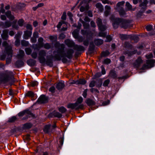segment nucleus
Returning <instances> with one entry per match:
<instances>
[{
	"mask_svg": "<svg viewBox=\"0 0 155 155\" xmlns=\"http://www.w3.org/2000/svg\"><path fill=\"white\" fill-rule=\"evenodd\" d=\"M75 104L76 110L80 109H82L84 107V105L83 104H80L76 102L75 103Z\"/></svg>",
	"mask_w": 155,
	"mask_h": 155,
	"instance_id": "nucleus-26",
	"label": "nucleus"
},
{
	"mask_svg": "<svg viewBox=\"0 0 155 155\" xmlns=\"http://www.w3.org/2000/svg\"><path fill=\"white\" fill-rule=\"evenodd\" d=\"M20 37L19 35L16 38L17 39L15 41V45L18 46L20 45V41L18 39V38Z\"/></svg>",
	"mask_w": 155,
	"mask_h": 155,
	"instance_id": "nucleus-49",
	"label": "nucleus"
},
{
	"mask_svg": "<svg viewBox=\"0 0 155 155\" xmlns=\"http://www.w3.org/2000/svg\"><path fill=\"white\" fill-rule=\"evenodd\" d=\"M126 7H127L128 10H132L134 11L135 10V8H132V6L129 2H127L126 4Z\"/></svg>",
	"mask_w": 155,
	"mask_h": 155,
	"instance_id": "nucleus-27",
	"label": "nucleus"
},
{
	"mask_svg": "<svg viewBox=\"0 0 155 155\" xmlns=\"http://www.w3.org/2000/svg\"><path fill=\"white\" fill-rule=\"evenodd\" d=\"M92 0H89L87 1L86 0H81L80 2V5L81 7L80 11L81 12H83L86 10H87L89 8L88 3Z\"/></svg>",
	"mask_w": 155,
	"mask_h": 155,
	"instance_id": "nucleus-6",
	"label": "nucleus"
},
{
	"mask_svg": "<svg viewBox=\"0 0 155 155\" xmlns=\"http://www.w3.org/2000/svg\"><path fill=\"white\" fill-rule=\"evenodd\" d=\"M8 30L5 29L3 31V33L1 35V36L3 39L6 40L8 38Z\"/></svg>",
	"mask_w": 155,
	"mask_h": 155,
	"instance_id": "nucleus-17",
	"label": "nucleus"
},
{
	"mask_svg": "<svg viewBox=\"0 0 155 155\" xmlns=\"http://www.w3.org/2000/svg\"><path fill=\"white\" fill-rule=\"evenodd\" d=\"M105 11L104 12V15L105 16H107L110 14L111 8L110 6L106 5L105 6Z\"/></svg>",
	"mask_w": 155,
	"mask_h": 155,
	"instance_id": "nucleus-19",
	"label": "nucleus"
},
{
	"mask_svg": "<svg viewBox=\"0 0 155 155\" xmlns=\"http://www.w3.org/2000/svg\"><path fill=\"white\" fill-rule=\"evenodd\" d=\"M64 21H61L59 22L58 24L57 25V27L58 28H61L62 25L64 23Z\"/></svg>",
	"mask_w": 155,
	"mask_h": 155,
	"instance_id": "nucleus-54",
	"label": "nucleus"
},
{
	"mask_svg": "<svg viewBox=\"0 0 155 155\" xmlns=\"http://www.w3.org/2000/svg\"><path fill=\"white\" fill-rule=\"evenodd\" d=\"M24 52L23 51L20 50L19 51V53L18 54V56L19 58H22L24 55Z\"/></svg>",
	"mask_w": 155,
	"mask_h": 155,
	"instance_id": "nucleus-40",
	"label": "nucleus"
},
{
	"mask_svg": "<svg viewBox=\"0 0 155 155\" xmlns=\"http://www.w3.org/2000/svg\"><path fill=\"white\" fill-rule=\"evenodd\" d=\"M12 24L9 21H6L4 24L2 25V27L4 28H7L11 26Z\"/></svg>",
	"mask_w": 155,
	"mask_h": 155,
	"instance_id": "nucleus-31",
	"label": "nucleus"
},
{
	"mask_svg": "<svg viewBox=\"0 0 155 155\" xmlns=\"http://www.w3.org/2000/svg\"><path fill=\"white\" fill-rule=\"evenodd\" d=\"M101 73L102 74H104L106 73V71L104 66L102 65L101 67Z\"/></svg>",
	"mask_w": 155,
	"mask_h": 155,
	"instance_id": "nucleus-56",
	"label": "nucleus"
},
{
	"mask_svg": "<svg viewBox=\"0 0 155 155\" xmlns=\"http://www.w3.org/2000/svg\"><path fill=\"white\" fill-rule=\"evenodd\" d=\"M48 101V98L44 95H41L38 98L37 101L40 103H44L47 102Z\"/></svg>",
	"mask_w": 155,
	"mask_h": 155,
	"instance_id": "nucleus-12",
	"label": "nucleus"
},
{
	"mask_svg": "<svg viewBox=\"0 0 155 155\" xmlns=\"http://www.w3.org/2000/svg\"><path fill=\"white\" fill-rule=\"evenodd\" d=\"M6 15L7 17L11 20H12L14 18V17L11 14V12L8 11L6 13Z\"/></svg>",
	"mask_w": 155,
	"mask_h": 155,
	"instance_id": "nucleus-28",
	"label": "nucleus"
},
{
	"mask_svg": "<svg viewBox=\"0 0 155 155\" xmlns=\"http://www.w3.org/2000/svg\"><path fill=\"white\" fill-rule=\"evenodd\" d=\"M23 21L21 19L19 20L18 22V24L20 26H22L23 25Z\"/></svg>",
	"mask_w": 155,
	"mask_h": 155,
	"instance_id": "nucleus-63",
	"label": "nucleus"
},
{
	"mask_svg": "<svg viewBox=\"0 0 155 155\" xmlns=\"http://www.w3.org/2000/svg\"><path fill=\"white\" fill-rule=\"evenodd\" d=\"M17 65L18 66H21L23 65L24 63L22 61H18L16 62Z\"/></svg>",
	"mask_w": 155,
	"mask_h": 155,
	"instance_id": "nucleus-46",
	"label": "nucleus"
},
{
	"mask_svg": "<svg viewBox=\"0 0 155 155\" xmlns=\"http://www.w3.org/2000/svg\"><path fill=\"white\" fill-rule=\"evenodd\" d=\"M73 37L75 38H78V31L77 30H75L72 32Z\"/></svg>",
	"mask_w": 155,
	"mask_h": 155,
	"instance_id": "nucleus-32",
	"label": "nucleus"
},
{
	"mask_svg": "<svg viewBox=\"0 0 155 155\" xmlns=\"http://www.w3.org/2000/svg\"><path fill=\"white\" fill-rule=\"evenodd\" d=\"M74 51L73 49H70L68 50L66 56L69 58H71Z\"/></svg>",
	"mask_w": 155,
	"mask_h": 155,
	"instance_id": "nucleus-18",
	"label": "nucleus"
},
{
	"mask_svg": "<svg viewBox=\"0 0 155 155\" xmlns=\"http://www.w3.org/2000/svg\"><path fill=\"white\" fill-rule=\"evenodd\" d=\"M110 62V60L108 58H106L104 60V63L106 64H108Z\"/></svg>",
	"mask_w": 155,
	"mask_h": 155,
	"instance_id": "nucleus-51",
	"label": "nucleus"
},
{
	"mask_svg": "<svg viewBox=\"0 0 155 155\" xmlns=\"http://www.w3.org/2000/svg\"><path fill=\"white\" fill-rule=\"evenodd\" d=\"M96 7L99 9L101 12H102L103 9V8L102 5L101 3H97L96 4Z\"/></svg>",
	"mask_w": 155,
	"mask_h": 155,
	"instance_id": "nucleus-33",
	"label": "nucleus"
},
{
	"mask_svg": "<svg viewBox=\"0 0 155 155\" xmlns=\"http://www.w3.org/2000/svg\"><path fill=\"white\" fill-rule=\"evenodd\" d=\"M124 3L125 2L124 1H122L121 2H118L116 6H114V9L117 12L121 9H122L124 8L123 7Z\"/></svg>",
	"mask_w": 155,
	"mask_h": 155,
	"instance_id": "nucleus-9",
	"label": "nucleus"
},
{
	"mask_svg": "<svg viewBox=\"0 0 155 155\" xmlns=\"http://www.w3.org/2000/svg\"><path fill=\"white\" fill-rule=\"evenodd\" d=\"M97 23L99 27V29L101 31H104L106 29L107 27L105 25H102V20L101 19L98 18L97 20Z\"/></svg>",
	"mask_w": 155,
	"mask_h": 155,
	"instance_id": "nucleus-8",
	"label": "nucleus"
},
{
	"mask_svg": "<svg viewBox=\"0 0 155 155\" xmlns=\"http://www.w3.org/2000/svg\"><path fill=\"white\" fill-rule=\"evenodd\" d=\"M58 110L60 112L62 113H65L66 111V109L64 107H61L59 108Z\"/></svg>",
	"mask_w": 155,
	"mask_h": 155,
	"instance_id": "nucleus-41",
	"label": "nucleus"
},
{
	"mask_svg": "<svg viewBox=\"0 0 155 155\" xmlns=\"http://www.w3.org/2000/svg\"><path fill=\"white\" fill-rule=\"evenodd\" d=\"M109 75L110 76L114 78H116L117 77V75L114 71L113 70L110 71L109 73Z\"/></svg>",
	"mask_w": 155,
	"mask_h": 155,
	"instance_id": "nucleus-34",
	"label": "nucleus"
},
{
	"mask_svg": "<svg viewBox=\"0 0 155 155\" xmlns=\"http://www.w3.org/2000/svg\"><path fill=\"white\" fill-rule=\"evenodd\" d=\"M95 84V81H92L89 84V87H92L94 86Z\"/></svg>",
	"mask_w": 155,
	"mask_h": 155,
	"instance_id": "nucleus-53",
	"label": "nucleus"
},
{
	"mask_svg": "<svg viewBox=\"0 0 155 155\" xmlns=\"http://www.w3.org/2000/svg\"><path fill=\"white\" fill-rule=\"evenodd\" d=\"M44 132L46 133L51 134L53 132L51 126L50 125H46L44 130Z\"/></svg>",
	"mask_w": 155,
	"mask_h": 155,
	"instance_id": "nucleus-13",
	"label": "nucleus"
},
{
	"mask_svg": "<svg viewBox=\"0 0 155 155\" xmlns=\"http://www.w3.org/2000/svg\"><path fill=\"white\" fill-rule=\"evenodd\" d=\"M68 15L69 17L70 20L71 21H73V18H72V17L73 16V15L70 12H68Z\"/></svg>",
	"mask_w": 155,
	"mask_h": 155,
	"instance_id": "nucleus-55",
	"label": "nucleus"
},
{
	"mask_svg": "<svg viewBox=\"0 0 155 155\" xmlns=\"http://www.w3.org/2000/svg\"><path fill=\"white\" fill-rule=\"evenodd\" d=\"M25 51L26 53L28 55L30 54L31 51V49L28 48H26L25 49Z\"/></svg>",
	"mask_w": 155,
	"mask_h": 155,
	"instance_id": "nucleus-50",
	"label": "nucleus"
},
{
	"mask_svg": "<svg viewBox=\"0 0 155 155\" xmlns=\"http://www.w3.org/2000/svg\"><path fill=\"white\" fill-rule=\"evenodd\" d=\"M110 20L113 22V25L114 28H117L119 25L121 27L127 28L128 26V23L126 20L119 18H115L113 15H112L110 18Z\"/></svg>",
	"mask_w": 155,
	"mask_h": 155,
	"instance_id": "nucleus-1",
	"label": "nucleus"
},
{
	"mask_svg": "<svg viewBox=\"0 0 155 155\" xmlns=\"http://www.w3.org/2000/svg\"><path fill=\"white\" fill-rule=\"evenodd\" d=\"M64 86V84L63 82H59L58 83L56 86L58 90L63 89Z\"/></svg>",
	"mask_w": 155,
	"mask_h": 155,
	"instance_id": "nucleus-20",
	"label": "nucleus"
},
{
	"mask_svg": "<svg viewBox=\"0 0 155 155\" xmlns=\"http://www.w3.org/2000/svg\"><path fill=\"white\" fill-rule=\"evenodd\" d=\"M74 48L78 51H84V48L83 46L81 45H75Z\"/></svg>",
	"mask_w": 155,
	"mask_h": 155,
	"instance_id": "nucleus-21",
	"label": "nucleus"
},
{
	"mask_svg": "<svg viewBox=\"0 0 155 155\" xmlns=\"http://www.w3.org/2000/svg\"><path fill=\"white\" fill-rule=\"evenodd\" d=\"M87 89H86L83 92V96L85 98H86L87 97Z\"/></svg>",
	"mask_w": 155,
	"mask_h": 155,
	"instance_id": "nucleus-61",
	"label": "nucleus"
},
{
	"mask_svg": "<svg viewBox=\"0 0 155 155\" xmlns=\"http://www.w3.org/2000/svg\"><path fill=\"white\" fill-rule=\"evenodd\" d=\"M153 57V55L151 53L147 54L146 55V57L148 59L146 63L144 64L141 68V69L144 70L153 67L154 64L155 62L154 60L149 59Z\"/></svg>",
	"mask_w": 155,
	"mask_h": 155,
	"instance_id": "nucleus-3",
	"label": "nucleus"
},
{
	"mask_svg": "<svg viewBox=\"0 0 155 155\" xmlns=\"http://www.w3.org/2000/svg\"><path fill=\"white\" fill-rule=\"evenodd\" d=\"M29 43L28 41L23 40L21 41V44L22 46H28Z\"/></svg>",
	"mask_w": 155,
	"mask_h": 155,
	"instance_id": "nucleus-43",
	"label": "nucleus"
},
{
	"mask_svg": "<svg viewBox=\"0 0 155 155\" xmlns=\"http://www.w3.org/2000/svg\"><path fill=\"white\" fill-rule=\"evenodd\" d=\"M24 115H27L29 117L33 116V114L29 110H25L18 114V115L20 117H22Z\"/></svg>",
	"mask_w": 155,
	"mask_h": 155,
	"instance_id": "nucleus-10",
	"label": "nucleus"
},
{
	"mask_svg": "<svg viewBox=\"0 0 155 155\" xmlns=\"http://www.w3.org/2000/svg\"><path fill=\"white\" fill-rule=\"evenodd\" d=\"M79 21L81 23L83 24V25L84 28L87 29L89 27V25L88 23L84 22L81 19H80Z\"/></svg>",
	"mask_w": 155,
	"mask_h": 155,
	"instance_id": "nucleus-30",
	"label": "nucleus"
},
{
	"mask_svg": "<svg viewBox=\"0 0 155 155\" xmlns=\"http://www.w3.org/2000/svg\"><path fill=\"white\" fill-rule=\"evenodd\" d=\"M31 57L34 58L35 59L37 57V53L36 52H33L31 54Z\"/></svg>",
	"mask_w": 155,
	"mask_h": 155,
	"instance_id": "nucleus-48",
	"label": "nucleus"
},
{
	"mask_svg": "<svg viewBox=\"0 0 155 155\" xmlns=\"http://www.w3.org/2000/svg\"><path fill=\"white\" fill-rule=\"evenodd\" d=\"M103 41L101 39H97L94 41V43L97 45H101L103 43Z\"/></svg>",
	"mask_w": 155,
	"mask_h": 155,
	"instance_id": "nucleus-29",
	"label": "nucleus"
},
{
	"mask_svg": "<svg viewBox=\"0 0 155 155\" xmlns=\"http://www.w3.org/2000/svg\"><path fill=\"white\" fill-rule=\"evenodd\" d=\"M152 28V25H147L146 27V28L148 31H150Z\"/></svg>",
	"mask_w": 155,
	"mask_h": 155,
	"instance_id": "nucleus-57",
	"label": "nucleus"
},
{
	"mask_svg": "<svg viewBox=\"0 0 155 155\" xmlns=\"http://www.w3.org/2000/svg\"><path fill=\"white\" fill-rule=\"evenodd\" d=\"M120 37L122 40H124L130 38V35H120Z\"/></svg>",
	"mask_w": 155,
	"mask_h": 155,
	"instance_id": "nucleus-25",
	"label": "nucleus"
},
{
	"mask_svg": "<svg viewBox=\"0 0 155 155\" xmlns=\"http://www.w3.org/2000/svg\"><path fill=\"white\" fill-rule=\"evenodd\" d=\"M2 45L5 48L6 52L8 54V56L7 58L6 61H10L11 60L12 57V47L10 45H8L6 41H4Z\"/></svg>",
	"mask_w": 155,
	"mask_h": 155,
	"instance_id": "nucleus-5",
	"label": "nucleus"
},
{
	"mask_svg": "<svg viewBox=\"0 0 155 155\" xmlns=\"http://www.w3.org/2000/svg\"><path fill=\"white\" fill-rule=\"evenodd\" d=\"M110 81L109 79H107L104 81L103 84V85L104 86H107L109 83Z\"/></svg>",
	"mask_w": 155,
	"mask_h": 155,
	"instance_id": "nucleus-47",
	"label": "nucleus"
},
{
	"mask_svg": "<svg viewBox=\"0 0 155 155\" xmlns=\"http://www.w3.org/2000/svg\"><path fill=\"white\" fill-rule=\"evenodd\" d=\"M118 12L121 16H123L126 14V12L124 8L118 11Z\"/></svg>",
	"mask_w": 155,
	"mask_h": 155,
	"instance_id": "nucleus-35",
	"label": "nucleus"
},
{
	"mask_svg": "<svg viewBox=\"0 0 155 155\" xmlns=\"http://www.w3.org/2000/svg\"><path fill=\"white\" fill-rule=\"evenodd\" d=\"M38 84V82L37 81H33L31 82V85L32 87L37 86Z\"/></svg>",
	"mask_w": 155,
	"mask_h": 155,
	"instance_id": "nucleus-59",
	"label": "nucleus"
},
{
	"mask_svg": "<svg viewBox=\"0 0 155 155\" xmlns=\"http://www.w3.org/2000/svg\"><path fill=\"white\" fill-rule=\"evenodd\" d=\"M53 114L54 117L58 118H60L62 116V114L57 112H54Z\"/></svg>",
	"mask_w": 155,
	"mask_h": 155,
	"instance_id": "nucleus-37",
	"label": "nucleus"
},
{
	"mask_svg": "<svg viewBox=\"0 0 155 155\" xmlns=\"http://www.w3.org/2000/svg\"><path fill=\"white\" fill-rule=\"evenodd\" d=\"M26 96L32 97L34 96L33 92L31 91H28L25 95Z\"/></svg>",
	"mask_w": 155,
	"mask_h": 155,
	"instance_id": "nucleus-44",
	"label": "nucleus"
},
{
	"mask_svg": "<svg viewBox=\"0 0 155 155\" xmlns=\"http://www.w3.org/2000/svg\"><path fill=\"white\" fill-rule=\"evenodd\" d=\"M16 119V117L15 116H13L11 118H9L8 120V122H13L15 121Z\"/></svg>",
	"mask_w": 155,
	"mask_h": 155,
	"instance_id": "nucleus-45",
	"label": "nucleus"
},
{
	"mask_svg": "<svg viewBox=\"0 0 155 155\" xmlns=\"http://www.w3.org/2000/svg\"><path fill=\"white\" fill-rule=\"evenodd\" d=\"M58 48L57 51H54V57L58 60H60L62 58L63 61L64 58L65 56V54L64 53V44L59 43L58 44Z\"/></svg>",
	"mask_w": 155,
	"mask_h": 155,
	"instance_id": "nucleus-2",
	"label": "nucleus"
},
{
	"mask_svg": "<svg viewBox=\"0 0 155 155\" xmlns=\"http://www.w3.org/2000/svg\"><path fill=\"white\" fill-rule=\"evenodd\" d=\"M65 35L63 33H61L59 35V38L60 39H63L64 38H65Z\"/></svg>",
	"mask_w": 155,
	"mask_h": 155,
	"instance_id": "nucleus-64",
	"label": "nucleus"
},
{
	"mask_svg": "<svg viewBox=\"0 0 155 155\" xmlns=\"http://www.w3.org/2000/svg\"><path fill=\"white\" fill-rule=\"evenodd\" d=\"M26 28L27 29L30 30V31H31V30L32 29V27L31 25L29 24H27L26 25Z\"/></svg>",
	"mask_w": 155,
	"mask_h": 155,
	"instance_id": "nucleus-58",
	"label": "nucleus"
},
{
	"mask_svg": "<svg viewBox=\"0 0 155 155\" xmlns=\"http://www.w3.org/2000/svg\"><path fill=\"white\" fill-rule=\"evenodd\" d=\"M12 72L11 71H6L2 75V81L4 83L10 82L12 81V82H14V78L12 76Z\"/></svg>",
	"mask_w": 155,
	"mask_h": 155,
	"instance_id": "nucleus-4",
	"label": "nucleus"
},
{
	"mask_svg": "<svg viewBox=\"0 0 155 155\" xmlns=\"http://www.w3.org/2000/svg\"><path fill=\"white\" fill-rule=\"evenodd\" d=\"M147 3L148 2L147 0H144L143 2L140 4V7L141 8L140 11L141 12H143L145 10Z\"/></svg>",
	"mask_w": 155,
	"mask_h": 155,
	"instance_id": "nucleus-11",
	"label": "nucleus"
},
{
	"mask_svg": "<svg viewBox=\"0 0 155 155\" xmlns=\"http://www.w3.org/2000/svg\"><path fill=\"white\" fill-rule=\"evenodd\" d=\"M32 124L30 123H26L24 124V127L25 128L29 129L32 127Z\"/></svg>",
	"mask_w": 155,
	"mask_h": 155,
	"instance_id": "nucleus-42",
	"label": "nucleus"
},
{
	"mask_svg": "<svg viewBox=\"0 0 155 155\" xmlns=\"http://www.w3.org/2000/svg\"><path fill=\"white\" fill-rule=\"evenodd\" d=\"M68 107L71 108L72 109H75L76 110L75 103H71L68 104Z\"/></svg>",
	"mask_w": 155,
	"mask_h": 155,
	"instance_id": "nucleus-38",
	"label": "nucleus"
},
{
	"mask_svg": "<svg viewBox=\"0 0 155 155\" xmlns=\"http://www.w3.org/2000/svg\"><path fill=\"white\" fill-rule=\"evenodd\" d=\"M83 100V98L81 97H80L78 98L76 102L80 104H81V103L82 102Z\"/></svg>",
	"mask_w": 155,
	"mask_h": 155,
	"instance_id": "nucleus-52",
	"label": "nucleus"
},
{
	"mask_svg": "<svg viewBox=\"0 0 155 155\" xmlns=\"http://www.w3.org/2000/svg\"><path fill=\"white\" fill-rule=\"evenodd\" d=\"M109 53L107 51L103 52L101 54L102 56H106L109 54Z\"/></svg>",
	"mask_w": 155,
	"mask_h": 155,
	"instance_id": "nucleus-62",
	"label": "nucleus"
},
{
	"mask_svg": "<svg viewBox=\"0 0 155 155\" xmlns=\"http://www.w3.org/2000/svg\"><path fill=\"white\" fill-rule=\"evenodd\" d=\"M27 63L28 65L30 66H32L35 64V61L33 59H30L27 61Z\"/></svg>",
	"mask_w": 155,
	"mask_h": 155,
	"instance_id": "nucleus-24",
	"label": "nucleus"
},
{
	"mask_svg": "<svg viewBox=\"0 0 155 155\" xmlns=\"http://www.w3.org/2000/svg\"><path fill=\"white\" fill-rule=\"evenodd\" d=\"M32 34L31 31H26L24 32V38L25 39H28Z\"/></svg>",
	"mask_w": 155,
	"mask_h": 155,
	"instance_id": "nucleus-16",
	"label": "nucleus"
},
{
	"mask_svg": "<svg viewBox=\"0 0 155 155\" xmlns=\"http://www.w3.org/2000/svg\"><path fill=\"white\" fill-rule=\"evenodd\" d=\"M43 39L41 37L39 38L38 39V45L40 48L43 47Z\"/></svg>",
	"mask_w": 155,
	"mask_h": 155,
	"instance_id": "nucleus-23",
	"label": "nucleus"
},
{
	"mask_svg": "<svg viewBox=\"0 0 155 155\" xmlns=\"http://www.w3.org/2000/svg\"><path fill=\"white\" fill-rule=\"evenodd\" d=\"M143 60L140 58H138L134 64V66L136 68H138L143 62Z\"/></svg>",
	"mask_w": 155,
	"mask_h": 155,
	"instance_id": "nucleus-15",
	"label": "nucleus"
},
{
	"mask_svg": "<svg viewBox=\"0 0 155 155\" xmlns=\"http://www.w3.org/2000/svg\"><path fill=\"white\" fill-rule=\"evenodd\" d=\"M86 103L88 105H93L94 104V102L91 100L88 99L86 100Z\"/></svg>",
	"mask_w": 155,
	"mask_h": 155,
	"instance_id": "nucleus-36",
	"label": "nucleus"
},
{
	"mask_svg": "<svg viewBox=\"0 0 155 155\" xmlns=\"http://www.w3.org/2000/svg\"><path fill=\"white\" fill-rule=\"evenodd\" d=\"M65 43L68 47H74L75 46L74 43L72 40L68 39L64 41Z\"/></svg>",
	"mask_w": 155,
	"mask_h": 155,
	"instance_id": "nucleus-14",
	"label": "nucleus"
},
{
	"mask_svg": "<svg viewBox=\"0 0 155 155\" xmlns=\"http://www.w3.org/2000/svg\"><path fill=\"white\" fill-rule=\"evenodd\" d=\"M106 42H109L112 39L111 36L110 35H108L106 36Z\"/></svg>",
	"mask_w": 155,
	"mask_h": 155,
	"instance_id": "nucleus-60",
	"label": "nucleus"
},
{
	"mask_svg": "<svg viewBox=\"0 0 155 155\" xmlns=\"http://www.w3.org/2000/svg\"><path fill=\"white\" fill-rule=\"evenodd\" d=\"M43 47L46 49H49L51 48V45L50 44L46 43L45 44H43Z\"/></svg>",
	"mask_w": 155,
	"mask_h": 155,
	"instance_id": "nucleus-39",
	"label": "nucleus"
},
{
	"mask_svg": "<svg viewBox=\"0 0 155 155\" xmlns=\"http://www.w3.org/2000/svg\"><path fill=\"white\" fill-rule=\"evenodd\" d=\"M46 52L44 50H41L38 53V59L41 63H44L45 61V57L46 56Z\"/></svg>",
	"mask_w": 155,
	"mask_h": 155,
	"instance_id": "nucleus-7",
	"label": "nucleus"
},
{
	"mask_svg": "<svg viewBox=\"0 0 155 155\" xmlns=\"http://www.w3.org/2000/svg\"><path fill=\"white\" fill-rule=\"evenodd\" d=\"M86 83V81L84 79H80L76 81L74 83L76 84H84Z\"/></svg>",
	"mask_w": 155,
	"mask_h": 155,
	"instance_id": "nucleus-22",
	"label": "nucleus"
}]
</instances>
